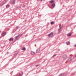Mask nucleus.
<instances>
[{
    "label": "nucleus",
    "mask_w": 76,
    "mask_h": 76,
    "mask_svg": "<svg viewBox=\"0 0 76 76\" xmlns=\"http://www.w3.org/2000/svg\"><path fill=\"white\" fill-rule=\"evenodd\" d=\"M2 2L4 3V4H6V2H7V0H4V1H3Z\"/></svg>",
    "instance_id": "obj_6"
},
{
    "label": "nucleus",
    "mask_w": 76,
    "mask_h": 76,
    "mask_svg": "<svg viewBox=\"0 0 76 76\" xmlns=\"http://www.w3.org/2000/svg\"><path fill=\"white\" fill-rule=\"evenodd\" d=\"M22 50H23V51H25V50H26V49L25 48H22Z\"/></svg>",
    "instance_id": "obj_16"
},
{
    "label": "nucleus",
    "mask_w": 76,
    "mask_h": 76,
    "mask_svg": "<svg viewBox=\"0 0 76 76\" xmlns=\"http://www.w3.org/2000/svg\"><path fill=\"white\" fill-rule=\"evenodd\" d=\"M36 66L37 67V66H38V65H36Z\"/></svg>",
    "instance_id": "obj_25"
},
{
    "label": "nucleus",
    "mask_w": 76,
    "mask_h": 76,
    "mask_svg": "<svg viewBox=\"0 0 76 76\" xmlns=\"http://www.w3.org/2000/svg\"><path fill=\"white\" fill-rule=\"evenodd\" d=\"M35 45V46H36V45Z\"/></svg>",
    "instance_id": "obj_29"
},
{
    "label": "nucleus",
    "mask_w": 76,
    "mask_h": 76,
    "mask_svg": "<svg viewBox=\"0 0 76 76\" xmlns=\"http://www.w3.org/2000/svg\"><path fill=\"white\" fill-rule=\"evenodd\" d=\"M54 1V0H51L50 1V3H53Z\"/></svg>",
    "instance_id": "obj_18"
},
{
    "label": "nucleus",
    "mask_w": 76,
    "mask_h": 76,
    "mask_svg": "<svg viewBox=\"0 0 76 76\" xmlns=\"http://www.w3.org/2000/svg\"><path fill=\"white\" fill-rule=\"evenodd\" d=\"M56 56V54H54L53 56V57H55V56Z\"/></svg>",
    "instance_id": "obj_23"
},
{
    "label": "nucleus",
    "mask_w": 76,
    "mask_h": 76,
    "mask_svg": "<svg viewBox=\"0 0 76 76\" xmlns=\"http://www.w3.org/2000/svg\"><path fill=\"white\" fill-rule=\"evenodd\" d=\"M71 33H68L67 34V37H70V36H71Z\"/></svg>",
    "instance_id": "obj_9"
},
{
    "label": "nucleus",
    "mask_w": 76,
    "mask_h": 76,
    "mask_svg": "<svg viewBox=\"0 0 76 76\" xmlns=\"http://www.w3.org/2000/svg\"><path fill=\"white\" fill-rule=\"evenodd\" d=\"M66 44L67 45H69V44H70V42H66Z\"/></svg>",
    "instance_id": "obj_15"
},
{
    "label": "nucleus",
    "mask_w": 76,
    "mask_h": 76,
    "mask_svg": "<svg viewBox=\"0 0 76 76\" xmlns=\"http://www.w3.org/2000/svg\"><path fill=\"white\" fill-rule=\"evenodd\" d=\"M64 73H62V74H61L60 75H59V76H64Z\"/></svg>",
    "instance_id": "obj_10"
},
{
    "label": "nucleus",
    "mask_w": 76,
    "mask_h": 76,
    "mask_svg": "<svg viewBox=\"0 0 76 76\" xmlns=\"http://www.w3.org/2000/svg\"><path fill=\"white\" fill-rule=\"evenodd\" d=\"M68 60L69 62L71 61H72V59L70 58H69Z\"/></svg>",
    "instance_id": "obj_11"
},
{
    "label": "nucleus",
    "mask_w": 76,
    "mask_h": 76,
    "mask_svg": "<svg viewBox=\"0 0 76 76\" xmlns=\"http://www.w3.org/2000/svg\"><path fill=\"white\" fill-rule=\"evenodd\" d=\"M22 75H23V73L21 72V74H19V75L18 76H22Z\"/></svg>",
    "instance_id": "obj_20"
},
{
    "label": "nucleus",
    "mask_w": 76,
    "mask_h": 76,
    "mask_svg": "<svg viewBox=\"0 0 76 76\" xmlns=\"http://www.w3.org/2000/svg\"><path fill=\"white\" fill-rule=\"evenodd\" d=\"M54 23V22L52 21V22H51L50 24L52 25V24H53V23Z\"/></svg>",
    "instance_id": "obj_21"
},
{
    "label": "nucleus",
    "mask_w": 76,
    "mask_h": 76,
    "mask_svg": "<svg viewBox=\"0 0 76 76\" xmlns=\"http://www.w3.org/2000/svg\"><path fill=\"white\" fill-rule=\"evenodd\" d=\"M61 27H60V29H58V32H60L61 31Z\"/></svg>",
    "instance_id": "obj_14"
},
{
    "label": "nucleus",
    "mask_w": 76,
    "mask_h": 76,
    "mask_svg": "<svg viewBox=\"0 0 76 76\" xmlns=\"http://www.w3.org/2000/svg\"><path fill=\"white\" fill-rule=\"evenodd\" d=\"M75 57H76V55H75Z\"/></svg>",
    "instance_id": "obj_28"
},
{
    "label": "nucleus",
    "mask_w": 76,
    "mask_h": 76,
    "mask_svg": "<svg viewBox=\"0 0 76 76\" xmlns=\"http://www.w3.org/2000/svg\"><path fill=\"white\" fill-rule=\"evenodd\" d=\"M15 1H16V0H11L10 3L11 4H14L15 3Z\"/></svg>",
    "instance_id": "obj_1"
},
{
    "label": "nucleus",
    "mask_w": 76,
    "mask_h": 76,
    "mask_svg": "<svg viewBox=\"0 0 76 76\" xmlns=\"http://www.w3.org/2000/svg\"><path fill=\"white\" fill-rule=\"evenodd\" d=\"M31 54H32V55H34V54H35V53L34 52H31Z\"/></svg>",
    "instance_id": "obj_12"
},
{
    "label": "nucleus",
    "mask_w": 76,
    "mask_h": 76,
    "mask_svg": "<svg viewBox=\"0 0 76 76\" xmlns=\"http://www.w3.org/2000/svg\"><path fill=\"white\" fill-rule=\"evenodd\" d=\"M8 53H9V52H7V54H8Z\"/></svg>",
    "instance_id": "obj_26"
},
{
    "label": "nucleus",
    "mask_w": 76,
    "mask_h": 76,
    "mask_svg": "<svg viewBox=\"0 0 76 76\" xmlns=\"http://www.w3.org/2000/svg\"><path fill=\"white\" fill-rule=\"evenodd\" d=\"M10 7V5L8 4L6 6V8H9Z\"/></svg>",
    "instance_id": "obj_5"
},
{
    "label": "nucleus",
    "mask_w": 76,
    "mask_h": 76,
    "mask_svg": "<svg viewBox=\"0 0 76 76\" xmlns=\"http://www.w3.org/2000/svg\"><path fill=\"white\" fill-rule=\"evenodd\" d=\"M74 46L75 47H76V44L74 45Z\"/></svg>",
    "instance_id": "obj_24"
},
{
    "label": "nucleus",
    "mask_w": 76,
    "mask_h": 76,
    "mask_svg": "<svg viewBox=\"0 0 76 76\" xmlns=\"http://www.w3.org/2000/svg\"><path fill=\"white\" fill-rule=\"evenodd\" d=\"M39 49L38 48L36 52L37 53H39Z\"/></svg>",
    "instance_id": "obj_8"
},
{
    "label": "nucleus",
    "mask_w": 76,
    "mask_h": 76,
    "mask_svg": "<svg viewBox=\"0 0 76 76\" xmlns=\"http://www.w3.org/2000/svg\"><path fill=\"white\" fill-rule=\"evenodd\" d=\"M17 7V8H19V7Z\"/></svg>",
    "instance_id": "obj_27"
},
{
    "label": "nucleus",
    "mask_w": 76,
    "mask_h": 76,
    "mask_svg": "<svg viewBox=\"0 0 76 76\" xmlns=\"http://www.w3.org/2000/svg\"><path fill=\"white\" fill-rule=\"evenodd\" d=\"M6 33L5 32H3L1 34V35L2 36H4V35H6Z\"/></svg>",
    "instance_id": "obj_4"
},
{
    "label": "nucleus",
    "mask_w": 76,
    "mask_h": 76,
    "mask_svg": "<svg viewBox=\"0 0 76 76\" xmlns=\"http://www.w3.org/2000/svg\"><path fill=\"white\" fill-rule=\"evenodd\" d=\"M52 7H54V6H55V4H52Z\"/></svg>",
    "instance_id": "obj_17"
},
{
    "label": "nucleus",
    "mask_w": 76,
    "mask_h": 76,
    "mask_svg": "<svg viewBox=\"0 0 76 76\" xmlns=\"http://www.w3.org/2000/svg\"><path fill=\"white\" fill-rule=\"evenodd\" d=\"M53 36V32H52L50 34L48 35V37H52V36Z\"/></svg>",
    "instance_id": "obj_2"
},
{
    "label": "nucleus",
    "mask_w": 76,
    "mask_h": 76,
    "mask_svg": "<svg viewBox=\"0 0 76 76\" xmlns=\"http://www.w3.org/2000/svg\"><path fill=\"white\" fill-rule=\"evenodd\" d=\"M3 4H4V3L2 2H1L0 4V6H3Z\"/></svg>",
    "instance_id": "obj_13"
},
{
    "label": "nucleus",
    "mask_w": 76,
    "mask_h": 76,
    "mask_svg": "<svg viewBox=\"0 0 76 76\" xmlns=\"http://www.w3.org/2000/svg\"><path fill=\"white\" fill-rule=\"evenodd\" d=\"M21 35H22V34H20L18 35V37H20V36H21Z\"/></svg>",
    "instance_id": "obj_22"
},
{
    "label": "nucleus",
    "mask_w": 76,
    "mask_h": 76,
    "mask_svg": "<svg viewBox=\"0 0 76 76\" xmlns=\"http://www.w3.org/2000/svg\"><path fill=\"white\" fill-rule=\"evenodd\" d=\"M15 39H17L18 38H19V36L18 35L17 36H16L15 37Z\"/></svg>",
    "instance_id": "obj_19"
},
{
    "label": "nucleus",
    "mask_w": 76,
    "mask_h": 76,
    "mask_svg": "<svg viewBox=\"0 0 76 76\" xmlns=\"http://www.w3.org/2000/svg\"><path fill=\"white\" fill-rule=\"evenodd\" d=\"M9 41H13V38H11L9 39Z\"/></svg>",
    "instance_id": "obj_7"
},
{
    "label": "nucleus",
    "mask_w": 76,
    "mask_h": 76,
    "mask_svg": "<svg viewBox=\"0 0 76 76\" xmlns=\"http://www.w3.org/2000/svg\"><path fill=\"white\" fill-rule=\"evenodd\" d=\"M67 56L66 55H63L62 57L64 59H66L67 58Z\"/></svg>",
    "instance_id": "obj_3"
}]
</instances>
